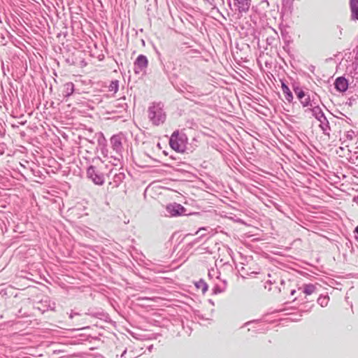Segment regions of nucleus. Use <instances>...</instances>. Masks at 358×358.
<instances>
[{
  "instance_id": "nucleus-1",
  "label": "nucleus",
  "mask_w": 358,
  "mask_h": 358,
  "mask_svg": "<svg viewBox=\"0 0 358 358\" xmlns=\"http://www.w3.org/2000/svg\"><path fill=\"white\" fill-rule=\"evenodd\" d=\"M187 140L185 136H180L178 131H175L170 138L169 144L175 151L183 153L186 150Z\"/></svg>"
},
{
  "instance_id": "nucleus-2",
  "label": "nucleus",
  "mask_w": 358,
  "mask_h": 358,
  "mask_svg": "<svg viewBox=\"0 0 358 358\" xmlns=\"http://www.w3.org/2000/svg\"><path fill=\"white\" fill-rule=\"evenodd\" d=\"M166 210L170 216H178L185 213V208L180 204L174 203L166 206Z\"/></svg>"
},
{
  "instance_id": "nucleus-3",
  "label": "nucleus",
  "mask_w": 358,
  "mask_h": 358,
  "mask_svg": "<svg viewBox=\"0 0 358 358\" xmlns=\"http://www.w3.org/2000/svg\"><path fill=\"white\" fill-rule=\"evenodd\" d=\"M87 176L91 178L92 180V181L96 184V185H102L103 183V181H104V178L103 177V176L101 175H99L94 167L93 166H90L88 169H87Z\"/></svg>"
},
{
  "instance_id": "nucleus-4",
  "label": "nucleus",
  "mask_w": 358,
  "mask_h": 358,
  "mask_svg": "<svg viewBox=\"0 0 358 358\" xmlns=\"http://www.w3.org/2000/svg\"><path fill=\"white\" fill-rule=\"evenodd\" d=\"M251 0H235L234 6L237 7L239 13H246L249 10Z\"/></svg>"
},
{
  "instance_id": "nucleus-5",
  "label": "nucleus",
  "mask_w": 358,
  "mask_h": 358,
  "mask_svg": "<svg viewBox=\"0 0 358 358\" xmlns=\"http://www.w3.org/2000/svg\"><path fill=\"white\" fill-rule=\"evenodd\" d=\"M334 85L338 92H344L348 88V82L344 77H339L336 79Z\"/></svg>"
},
{
  "instance_id": "nucleus-6",
  "label": "nucleus",
  "mask_w": 358,
  "mask_h": 358,
  "mask_svg": "<svg viewBox=\"0 0 358 358\" xmlns=\"http://www.w3.org/2000/svg\"><path fill=\"white\" fill-rule=\"evenodd\" d=\"M295 93L296 94L297 98L300 100L303 106L306 107L310 105V98L305 94L303 90L296 89L295 90Z\"/></svg>"
},
{
  "instance_id": "nucleus-7",
  "label": "nucleus",
  "mask_w": 358,
  "mask_h": 358,
  "mask_svg": "<svg viewBox=\"0 0 358 358\" xmlns=\"http://www.w3.org/2000/svg\"><path fill=\"white\" fill-rule=\"evenodd\" d=\"M351 19L358 20V0H350Z\"/></svg>"
},
{
  "instance_id": "nucleus-8",
  "label": "nucleus",
  "mask_w": 358,
  "mask_h": 358,
  "mask_svg": "<svg viewBox=\"0 0 358 358\" xmlns=\"http://www.w3.org/2000/svg\"><path fill=\"white\" fill-rule=\"evenodd\" d=\"M135 65L138 66L141 70L145 69L148 65V59L146 57L143 55H139L136 60Z\"/></svg>"
},
{
  "instance_id": "nucleus-9",
  "label": "nucleus",
  "mask_w": 358,
  "mask_h": 358,
  "mask_svg": "<svg viewBox=\"0 0 358 358\" xmlns=\"http://www.w3.org/2000/svg\"><path fill=\"white\" fill-rule=\"evenodd\" d=\"M282 90L285 99L289 102L292 101L293 99L292 94L289 87L285 83H282Z\"/></svg>"
},
{
  "instance_id": "nucleus-10",
  "label": "nucleus",
  "mask_w": 358,
  "mask_h": 358,
  "mask_svg": "<svg viewBox=\"0 0 358 358\" xmlns=\"http://www.w3.org/2000/svg\"><path fill=\"white\" fill-rule=\"evenodd\" d=\"M315 287L314 285H306L304 287L303 292L306 295H310L311 294H313L315 292Z\"/></svg>"
},
{
  "instance_id": "nucleus-11",
  "label": "nucleus",
  "mask_w": 358,
  "mask_h": 358,
  "mask_svg": "<svg viewBox=\"0 0 358 358\" xmlns=\"http://www.w3.org/2000/svg\"><path fill=\"white\" fill-rule=\"evenodd\" d=\"M354 232L358 234V225L355 227Z\"/></svg>"
}]
</instances>
